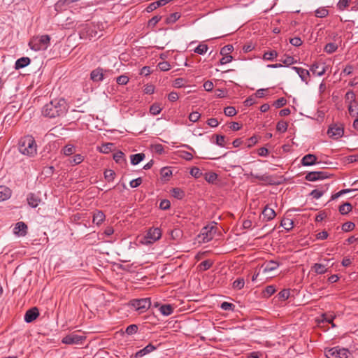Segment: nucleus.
Returning <instances> with one entry per match:
<instances>
[{"label":"nucleus","mask_w":358,"mask_h":358,"mask_svg":"<svg viewBox=\"0 0 358 358\" xmlns=\"http://www.w3.org/2000/svg\"><path fill=\"white\" fill-rule=\"evenodd\" d=\"M66 103L64 99H55L46 103L42 110L44 116L55 118L66 113Z\"/></svg>","instance_id":"obj_1"},{"label":"nucleus","mask_w":358,"mask_h":358,"mask_svg":"<svg viewBox=\"0 0 358 358\" xmlns=\"http://www.w3.org/2000/svg\"><path fill=\"white\" fill-rule=\"evenodd\" d=\"M19 151L24 155L34 157L37 153V145L34 138L27 135L19 141Z\"/></svg>","instance_id":"obj_2"},{"label":"nucleus","mask_w":358,"mask_h":358,"mask_svg":"<svg viewBox=\"0 0 358 358\" xmlns=\"http://www.w3.org/2000/svg\"><path fill=\"white\" fill-rule=\"evenodd\" d=\"M50 41L49 35L33 37L29 43V46L34 51L45 50L50 45Z\"/></svg>","instance_id":"obj_3"},{"label":"nucleus","mask_w":358,"mask_h":358,"mask_svg":"<svg viewBox=\"0 0 358 358\" xmlns=\"http://www.w3.org/2000/svg\"><path fill=\"white\" fill-rule=\"evenodd\" d=\"M325 356L327 358H349L350 351L346 348H340L338 346L325 349Z\"/></svg>","instance_id":"obj_4"},{"label":"nucleus","mask_w":358,"mask_h":358,"mask_svg":"<svg viewBox=\"0 0 358 358\" xmlns=\"http://www.w3.org/2000/svg\"><path fill=\"white\" fill-rule=\"evenodd\" d=\"M131 305L140 313L145 312L151 306L150 298L134 299L131 301Z\"/></svg>","instance_id":"obj_5"},{"label":"nucleus","mask_w":358,"mask_h":358,"mask_svg":"<svg viewBox=\"0 0 358 358\" xmlns=\"http://www.w3.org/2000/svg\"><path fill=\"white\" fill-rule=\"evenodd\" d=\"M327 134L331 138L338 139L343 136L344 127L342 124H333L329 126Z\"/></svg>","instance_id":"obj_6"},{"label":"nucleus","mask_w":358,"mask_h":358,"mask_svg":"<svg viewBox=\"0 0 358 358\" xmlns=\"http://www.w3.org/2000/svg\"><path fill=\"white\" fill-rule=\"evenodd\" d=\"M85 338L86 337L84 336L72 333L64 336L62 338V343L66 345L81 344L85 340Z\"/></svg>","instance_id":"obj_7"},{"label":"nucleus","mask_w":358,"mask_h":358,"mask_svg":"<svg viewBox=\"0 0 358 358\" xmlns=\"http://www.w3.org/2000/svg\"><path fill=\"white\" fill-rule=\"evenodd\" d=\"M329 174L327 171H312L306 174L305 179L308 181H316L328 178Z\"/></svg>","instance_id":"obj_8"},{"label":"nucleus","mask_w":358,"mask_h":358,"mask_svg":"<svg viewBox=\"0 0 358 358\" xmlns=\"http://www.w3.org/2000/svg\"><path fill=\"white\" fill-rule=\"evenodd\" d=\"M215 232L214 227H205L201 229V236H203V242H208L213 238V234Z\"/></svg>","instance_id":"obj_9"},{"label":"nucleus","mask_w":358,"mask_h":358,"mask_svg":"<svg viewBox=\"0 0 358 358\" xmlns=\"http://www.w3.org/2000/svg\"><path fill=\"white\" fill-rule=\"evenodd\" d=\"M13 233L18 236H24L27 233V225L23 222H17Z\"/></svg>","instance_id":"obj_10"},{"label":"nucleus","mask_w":358,"mask_h":358,"mask_svg":"<svg viewBox=\"0 0 358 358\" xmlns=\"http://www.w3.org/2000/svg\"><path fill=\"white\" fill-rule=\"evenodd\" d=\"M39 315L38 310L36 307L29 309L24 315V320L27 323H30L35 320Z\"/></svg>","instance_id":"obj_11"},{"label":"nucleus","mask_w":358,"mask_h":358,"mask_svg":"<svg viewBox=\"0 0 358 358\" xmlns=\"http://www.w3.org/2000/svg\"><path fill=\"white\" fill-rule=\"evenodd\" d=\"M328 264H323L315 263L312 266L311 271H314L316 274H324L329 271V268L330 266L328 267Z\"/></svg>","instance_id":"obj_12"},{"label":"nucleus","mask_w":358,"mask_h":358,"mask_svg":"<svg viewBox=\"0 0 358 358\" xmlns=\"http://www.w3.org/2000/svg\"><path fill=\"white\" fill-rule=\"evenodd\" d=\"M161 236L162 232L159 228L150 229L147 234V238L150 239V242L159 240Z\"/></svg>","instance_id":"obj_13"},{"label":"nucleus","mask_w":358,"mask_h":358,"mask_svg":"<svg viewBox=\"0 0 358 358\" xmlns=\"http://www.w3.org/2000/svg\"><path fill=\"white\" fill-rule=\"evenodd\" d=\"M279 266V263L275 261H269L264 263L261 268L263 271V273H268L272 271L275 270Z\"/></svg>","instance_id":"obj_14"},{"label":"nucleus","mask_w":358,"mask_h":358,"mask_svg":"<svg viewBox=\"0 0 358 358\" xmlns=\"http://www.w3.org/2000/svg\"><path fill=\"white\" fill-rule=\"evenodd\" d=\"M310 70L313 74L322 76L326 72V66L324 64L314 63L311 65Z\"/></svg>","instance_id":"obj_15"},{"label":"nucleus","mask_w":358,"mask_h":358,"mask_svg":"<svg viewBox=\"0 0 358 358\" xmlns=\"http://www.w3.org/2000/svg\"><path fill=\"white\" fill-rule=\"evenodd\" d=\"M28 204L32 208H36L41 201L39 196L34 193H30L28 194L27 198Z\"/></svg>","instance_id":"obj_16"},{"label":"nucleus","mask_w":358,"mask_h":358,"mask_svg":"<svg viewBox=\"0 0 358 358\" xmlns=\"http://www.w3.org/2000/svg\"><path fill=\"white\" fill-rule=\"evenodd\" d=\"M292 69L297 73V74L299 76L303 82H305L306 84H308V80H309L308 78L310 77L309 71L306 69H302L300 67H296V66H294V67H292Z\"/></svg>","instance_id":"obj_17"},{"label":"nucleus","mask_w":358,"mask_h":358,"mask_svg":"<svg viewBox=\"0 0 358 358\" xmlns=\"http://www.w3.org/2000/svg\"><path fill=\"white\" fill-rule=\"evenodd\" d=\"M317 163V157L313 154H308L301 159V164L305 166H311Z\"/></svg>","instance_id":"obj_18"},{"label":"nucleus","mask_w":358,"mask_h":358,"mask_svg":"<svg viewBox=\"0 0 358 358\" xmlns=\"http://www.w3.org/2000/svg\"><path fill=\"white\" fill-rule=\"evenodd\" d=\"M262 215L264 216V219L266 221L273 220L276 215L275 210L273 208H269L268 206H266L264 208Z\"/></svg>","instance_id":"obj_19"},{"label":"nucleus","mask_w":358,"mask_h":358,"mask_svg":"<svg viewBox=\"0 0 358 358\" xmlns=\"http://www.w3.org/2000/svg\"><path fill=\"white\" fill-rule=\"evenodd\" d=\"M90 78L93 81L99 82L103 79V69L98 68L91 72Z\"/></svg>","instance_id":"obj_20"},{"label":"nucleus","mask_w":358,"mask_h":358,"mask_svg":"<svg viewBox=\"0 0 358 358\" xmlns=\"http://www.w3.org/2000/svg\"><path fill=\"white\" fill-rule=\"evenodd\" d=\"M31 59L29 57H21L18 59L15 64V69H22L30 64Z\"/></svg>","instance_id":"obj_21"},{"label":"nucleus","mask_w":358,"mask_h":358,"mask_svg":"<svg viewBox=\"0 0 358 358\" xmlns=\"http://www.w3.org/2000/svg\"><path fill=\"white\" fill-rule=\"evenodd\" d=\"M11 196V191L8 187L0 186V201L9 199Z\"/></svg>","instance_id":"obj_22"},{"label":"nucleus","mask_w":358,"mask_h":358,"mask_svg":"<svg viewBox=\"0 0 358 358\" xmlns=\"http://www.w3.org/2000/svg\"><path fill=\"white\" fill-rule=\"evenodd\" d=\"M105 217L106 216L102 211L97 210L93 215L92 222L96 225H99L105 220Z\"/></svg>","instance_id":"obj_23"},{"label":"nucleus","mask_w":358,"mask_h":358,"mask_svg":"<svg viewBox=\"0 0 358 358\" xmlns=\"http://www.w3.org/2000/svg\"><path fill=\"white\" fill-rule=\"evenodd\" d=\"M167 3L166 0H159L155 2L151 3L149 4V6L147 7L146 10L148 12H152L157 9V8L164 6Z\"/></svg>","instance_id":"obj_24"},{"label":"nucleus","mask_w":358,"mask_h":358,"mask_svg":"<svg viewBox=\"0 0 358 358\" xmlns=\"http://www.w3.org/2000/svg\"><path fill=\"white\" fill-rule=\"evenodd\" d=\"M160 313L164 316H169L173 312V307L170 304H164L159 307Z\"/></svg>","instance_id":"obj_25"},{"label":"nucleus","mask_w":358,"mask_h":358,"mask_svg":"<svg viewBox=\"0 0 358 358\" xmlns=\"http://www.w3.org/2000/svg\"><path fill=\"white\" fill-rule=\"evenodd\" d=\"M352 210V206L350 203L346 202L341 205L338 210L341 215H347Z\"/></svg>","instance_id":"obj_26"},{"label":"nucleus","mask_w":358,"mask_h":358,"mask_svg":"<svg viewBox=\"0 0 358 358\" xmlns=\"http://www.w3.org/2000/svg\"><path fill=\"white\" fill-rule=\"evenodd\" d=\"M145 155L144 153H138L131 155V163L133 165H136L143 161Z\"/></svg>","instance_id":"obj_27"},{"label":"nucleus","mask_w":358,"mask_h":358,"mask_svg":"<svg viewBox=\"0 0 358 358\" xmlns=\"http://www.w3.org/2000/svg\"><path fill=\"white\" fill-rule=\"evenodd\" d=\"M280 225L287 231H289L293 228L294 223L292 220L289 218H284L280 222Z\"/></svg>","instance_id":"obj_28"},{"label":"nucleus","mask_w":358,"mask_h":358,"mask_svg":"<svg viewBox=\"0 0 358 358\" xmlns=\"http://www.w3.org/2000/svg\"><path fill=\"white\" fill-rule=\"evenodd\" d=\"M171 194L174 198H176L178 199H182L185 195V192L178 187L172 189Z\"/></svg>","instance_id":"obj_29"},{"label":"nucleus","mask_w":358,"mask_h":358,"mask_svg":"<svg viewBox=\"0 0 358 358\" xmlns=\"http://www.w3.org/2000/svg\"><path fill=\"white\" fill-rule=\"evenodd\" d=\"M349 113L352 116L358 115V103L357 101L348 104Z\"/></svg>","instance_id":"obj_30"},{"label":"nucleus","mask_w":358,"mask_h":358,"mask_svg":"<svg viewBox=\"0 0 358 358\" xmlns=\"http://www.w3.org/2000/svg\"><path fill=\"white\" fill-rule=\"evenodd\" d=\"M76 148L73 145L67 144L62 150V152L66 156H70L75 152Z\"/></svg>","instance_id":"obj_31"},{"label":"nucleus","mask_w":358,"mask_h":358,"mask_svg":"<svg viewBox=\"0 0 358 358\" xmlns=\"http://www.w3.org/2000/svg\"><path fill=\"white\" fill-rule=\"evenodd\" d=\"M162 178L165 180H169L170 176L172 175V171L168 167H163L160 171Z\"/></svg>","instance_id":"obj_32"},{"label":"nucleus","mask_w":358,"mask_h":358,"mask_svg":"<svg viewBox=\"0 0 358 358\" xmlns=\"http://www.w3.org/2000/svg\"><path fill=\"white\" fill-rule=\"evenodd\" d=\"M94 31L90 29L88 27H85L82 31H80V38H91L94 36L93 35Z\"/></svg>","instance_id":"obj_33"},{"label":"nucleus","mask_w":358,"mask_h":358,"mask_svg":"<svg viewBox=\"0 0 358 358\" xmlns=\"http://www.w3.org/2000/svg\"><path fill=\"white\" fill-rule=\"evenodd\" d=\"M288 124L287 122L280 120L277 123L276 129L280 133H285L287 129Z\"/></svg>","instance_id":"obj_34"},{"label":"nucleus","mask_w":358,"mask_h":358,"mask_svg":"<svg viewBox=\"0 0 358 358\" xmlns=\"http://www.w3.org/2000/svg\"><path fill=\"white\" fill-rule=\"evenodd\" d=\"M329 14V10L324 8H319L315 10V16L317 17H325Z\"/></svg>","instance_id":"obj_35"},{"label":"nucleus","mask_w":358,"mask_h":358,"mask_svg":"<svg viewBox=\"0 0 358 358\" xmlns=\"http://www.w3.org/2000/svg\"><path fill=\"white\" fill-rule=\"evenodd\" d=\"M280 61L286 66L293 64L296 62V60L292 56H285L280 59Z\"/></svg>","instance_id":"obj_36"},{"label":"nucleus","mask_w":358,"mask_h":358,"mask_svg":"<svg viewBox=\"0 0 358 358\" xmlns=\"http://www.w3.org/2000/svg\"><path fill=\"white\" fill-rule=\"evenodd\" d=\"M277 56H278V52L275 50H271V51L266 52L263 55V58L265 60H273Z\"/></svg>","instance_id":"obj_37"},{"label":"nucleus","mask_w":358,"mask_h":358,"mask_svg":"<svg viewBox=\"0 0 358 358\" xmlns=\"http://www.w3.org/2000/svg\"><path fill=\"white\" fill-rule=\"evenodd\" d=\"M355 227V224L352 222H346L342 225V230L345 232L352 231Z\"/></svg>","instance_id":"obj_38"},{"label":"nucleus","mask_w":358,"mask_h":358,"mask_svg":"<svg viewBox=\"0 0 358 358\" xmlns=\"http://www.w3.org/2000/svg\"><path fill=\"white\" fill-rule=\"evenodd\" d=\"M337 48L338 46L336 44L334 43H329L325 45L324 50L327 53H333L337 50Z\"/></svg>","instance_id":"obj_39"},{"label":"nucleus","mask_w":358,"mask_h":358,"mask_svg":"<svg viewBox=\"0 0 358 358\" xmlns=\"http://www.w3.org/2000/svg\"><path fill=\"white\" fill-rule=\"evenodd\" d=\"M245 285L243 278H238L233 282V288L235 289H241Z\"/></svg>","instance_id":"obj_40"},{"label":"nucleus","mask_w":358,"mask_h":358,"mask_svg":"<svg viewBox=\"0 0 358 358\" xmlns=\"http://www.w3.org/2000/svg\"><path fill=\"white\" fill-rule=\"evenodd\" d=\"M180 15L178 13H172L168 17H166V22L167 24L174 23L180 18Z\"/></svg>","instance_id":"obj_41"},{"label":"nucleus","mask_w":358,"mask_h":358,"mask_svg":"<svg viewBox=\"0 0 358 358\" xmlns=\"http://www.w3.org/2000/svg\"><path fill=\"white\" fill-rule=\"evenodd\" d=\"M84 160V157L81 155H76L73 157V158L70 160V163L72 165H77L83 162Z\"/></svg>","instance_id":"obj_42"},{"label":"nucleus","mask_w":358,"mask_h":358,"mask_svg":"<svg viewBox=\"0 0 358 358\" xmlns=\"http://www.w3.org/2000/svg\"><path fill=\"white\" fill-rule=\"evenodd\" d=\"M115 173L113 170H106L104 172V178L108 182H111L114 180Z\"/></svg>","instance_id":"obj_43"},{"label":"nucleus","mask_w":358,"mask_h":358,"mask_svg":"<svg viewBox=\"0 0 358 358\" xmlns=\"http://www.w3.org/2000/svg\"><path fill=\"white\" fill-rule=\"evenodd\" d=\"M162 108L158 103H153L150 108V112L152 115H156L160 113Z\"/></svg>","instance_id":"obj_44"},{"label":"nucleus","mask_w":358,"mask_h":358,"mask_svg":"<svg viewBox=\"0 0 358 358\" xmlns=\"http://www.w3.org/2000/svg\"><path fill=\"white\" fill-rule=\"evenodd\" d=\"M208 45L206 44H199L194 50V52L199 55H203L208 50Z\"/></svg>","instance_id":"obj_45"},{"label":"nucleus","mask_w":358,"mask_h":358,"mask_svg":"<svg viewBox=\"0 0 358 358\" xmlns=\"http://www.w3.org/2000/svg\"><path fill=\"white\" fill-rule=\"evenodd\" d=\"M224 113L225 115L229 117L234 116L237 113L236 108L233 106H227L224 108Z\"/></svg>","instance_id":"obj_46"},{"label":"nucleus","mask_w":358,"mask_h":358,"mask_svg":"<svg viewBox=\"0 0 358 358\" xmlns=\"http://www.w3.org/2000/svg\"><path fill=\"white\" fill-rule=\"evenodd\" d=\"M275 292V288L273 285H268L266 287L264 291V296L266 297H270Z\"/></svg>","instance_id":"obj_47"},{"label":"nucleus","mask_w":358,"mask_h":358,"mask_svg":"<svg viewBox=\"0 0 358 358\" xmlns=\"http://www.w3.org/2000/svg\"><path fill=\"white\" fill-rule=\"evenodd\" d=\"M213 265V262L210 261V260H205V261H203L200 264H199V267H200V269L202 270V271H206L208 269H209Z\"/></svg>","instance_id":"obj_48"},{"label":"nucleus","mask_w":358,"mask_h":358,"mask_svg":"<svg viewBox=\"0 0 358 358\" xmlns=\"http://www.w3.org/2000/svg\"><path fill=\"white\" fill-rule=\"evenodd\" d=\"M217 178V175L215 173L210 172L206 173L205 180L208 182H214Z\"/></svg>","instance_id":"obj_49"},{"label":"nucleus","mask_w":358,"mask_h":358,"mask_svg":"<svg viewBox=\"0 0 358 358\" xmlns=\"http://www.w3.org/2000/svg\"><path fill=\"white\" fill-rule=\"evenodd\" d=\"M138 327L136 324H131L127 327L125 332L128 335H133L138 331Z\"/></svg>","instance_id":"obj_50"},{"label":"nucleus","mask_w":358,"mask_h":358,"mask_svg":"<svg viewBox=\"0 0 358 358\" xmlns=\"http://www.w3.org/2000/svg\"><path fill=\"white\" fill-rule=\"evenodd\" d=\"M234 50V47L232 45H227L223 47L220 50V54L222 55H229V54L231 52Z\"/></svg>","instance_id":"obj_51"},{"label":"nucleus","mask_w":358,"mask_h":358,"mask_svg":"<svg viewBox=\"0 0 358 358\" xmlns=\"http://www.w3.org/2000/svg\"><path fill=\"white\" fill-rule=\"evenodd\" d=\"M186 83V80L182 78H176L173 83V86L174 87H183Z\"/></svg>","instance_id":"obj_52"},{"label":"nucleus","mask_w":358,"mask_h":358,"mask_svg":"<svg viewBox=\"0 0 358 358\" xmlns=\"http://www.w3.org/2000/svg\"><path fill=\"white\" fill-rule=\"evenodd\" d=\"M345 99L346 101H348L350 103H352V102H355L356 101V99H355V94L354 93L353 91H348L346 94H345Z\"/></svg>","instance_id":"obj_53"},{"label":"nucleus","mask_w":358,"mask_h":358,"mask_svg":"<svg viewBox=\"0 0 358 358\" xmlns=\"http://www.w3.org/2000/svg\"><path fill=\"white\" fill-rule=\"evenodd\" d=\"M201 114L197 111H194L189 114V120L192 122H196L199 120Z\"/></svg>","instance_id":"obj_54"},{"label":"nucleus","mask_w":358,"mask_h":358,"mask_svg":"<svg viewBox=\"0 0 358 358\" xmlns=\"http://www.w3.org/2000/svg\"><path fill=\"white\" fill-rule=\"evenodd\" d=\"M216 136V144L221 147L225 146V136L223 135H215Z\"/></svg>","instance_id":"obj_55"},{"label":"nucleus","mask_w":358,"mask_h":358,"mask_svg":"<svg viewBox=\"0 0 358 358\" xmlns=\"http://www.w3.org/2000/svg\"><path fill=\"white\" fill-rule=\"evenodd\" d=\"M220 307L224 310H234L235 305L231 303L224 301L221 304Z\"/></svg>","instance_id":"obj_56"},{"label":"nucleus","mask_w":358,"mask_h":358,"mask_svg":"<svg viewBox=\"0 0 358 358\" xmlns=\"http://www.w3.org/2000/svg\"><path fill=\"white\" fill-rule=\"evenodd\" d=\"M152 149L155 152L159 155H162L164 152V146L162 144L153 145H152Z\"/></svg>","instance_id":"obj_57"},{"label":"nucleus","mask_w":358,"mask_h":358,"mask_svg":"<svg viewBox=\"0 0 358 358\" xmlns=\"http://www.w3.org/2000/svg\"><path fill=\"white\" fill-rule=\"evenodd\" d=\"M158 67L161 71H166L171 69V65L168 62H162L158 64Z\"/></svg>","instance_id":"obj_58"},{"label":"nucleus","mask_w":358,"mask_h":358,"mask_svg":"<svg viewBox=\"0 0 358 358\" xmlns=\"http://www.w3.org/2000/svg\"><path fill=\"white\" fill-rule=\"evenodd\" d=\"M180 157L187 161H190L193 159L192 154L187 151H180Z\"/></svg>","instance_id":"obj_59"},{"label":"nucleus","mask_w":358,"mask_h":358,"mask_svg":"<svg viewBox=\"0 0 358 358\" xmlns=\"http://www.w3.org/2000/svg\"><path fill=\"white\" fill-rule=\"evenodd\" d=\"M190 174L196 178H199L202 176L201 170L197 167H193L190 170Z\"/></svg>","instance_id":"obj_60"},{"label":"nucleus","mask_w":358,"mask_h":358,"mask_svg":"<svg viewBox=\"0 0 358 358\" xmlns=\"http://www.w3.org/2000/svg\"><path fill=\"white\" fill-rule=\"evenodd\" d=\"M116 81L119 85H126L129 82V78L127 76L122 75L117 78Z\"/></svg>","instance_id":"obj_61"},{"label":"nucleus","mask_w":358,"mask_h":358,"mask_svg":"<svg viewBox=\"0 0 358 358\" xmlns=\"http://www.w3.org/2000/svg\"><path fill=\"white\" fill-rule=\"evenodd\" d=\"M286 99L282 97L275 101L273 106H275L276 108H281L284 106L286 104Z\"/></svg>","instance_id":"obj_62"},{"label":"nucleus","mask_w":358,"mask_h":358,"mask_svg":"<svg viewBox=\"0 0 358 358\" xmlns=\"http://www.w3.org/2000/svg\"><path fill=\"white\" fill-rule=\"evenodd\" d=\"M289 43L296 47H299L302 45V41L299 37H294L289 39Z\"/></svg>","instance_id":"obj_63"},{"label":"nucleus","mask_w":358,"mask_h":358,"mask_svg":"<svg viewBox=\"0 0 358 358\" xmlns=\"http://www.w3.org/2000/svg\"><path fill=\"white\" fill-rule=\"evenodd\" d=\"M350 0H339L338 3V8L340 10H343L349 6Z\"/></svg>","instance_id":"obj_64"}]
</instances>
